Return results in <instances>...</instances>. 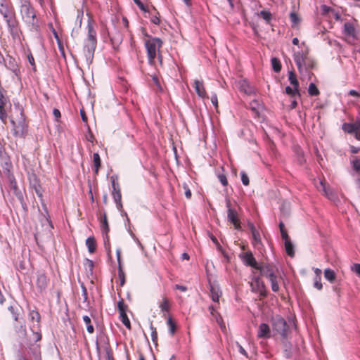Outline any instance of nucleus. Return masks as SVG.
<instances>
[{
	"instance_id": "1",
	"label": "nucleus",
	"mask_w": 360,
	"mask_h": 360,
	"mask_svg": "<svg viewBox=\"0 0 360 360\" xmlns=\"http://www.w3.org/2000/svg\"><path fill=\"white\" fill-rule=\"evenodd\" d=\"M141 33L148 64L151 66H155V60L158 58L160 65H162V55L161 53V49L163 46L162 40L159 37L150 35L145 28H141Z\"/></svg>"
},
{
	"instance_id": "2",
	"label": "nucleus",
	"mask_w": 360,
	"mask_h": 360,
	"mask_svg": "<svg viewBox=\"0 0 360 360\" xmlns=\"http://www.w3.org/2000/svg\"><path fill=\"white\" fill-rule=\"evenodd\" d=\"M295 63L300 73L309 72L316 68L317 63L315 59L309 56V49L308 47L302 49L293 54Z\"/></svg>"
},
{
	"instance_id": "3",
	"label": "nucleus",
	"mask_w": 360,
	"mask_h": 360,
	"mask_svg": "<svg viewBox=\"0 0 360 360\" xmlns=\"http://www.w3.org/2000/svg\"><path fill=\"white\" fill-rule=\"evenodd\" d=\"M20 13L22 20L26 24L31 26L32 28H36L37 27L38 20L36 11L30 0H21Z\"/></svg>"
},
{
	"instance_id": "4",
	"label": "nucleus",
	"mask_w": 360,
	"mask_h": 360,
	"mask_svg": "<svg viewBox=\"0 0 360 360\" xmlns=\"http://www.w3.org/2000/svg\"><path fill=\"white\" fill-rule=\"evenodd\" d=\"M87 28L88 33L84 40V53L87 60H91L97 45L96 32L90 22L88 23Z\"/></svg>"
},
{
	"instance_id": "5",
	"label": "nucleus",
	"mask_w": 360,
	"mask_h": 360,
	"mask_svg": "<svg viewBox=\"0 0 360 360\" xmlns=\"http://www.w3.org/2000/svg\"><path fill=\"white\" fill-rule=\"evenodd\" d=\"M29 318L33 323L30 326V330L33 336L34 342H39L41 339V333L40 329L41 316L38 311L32 310L29 314Z\"/></svg>"
},
{
	"instance_id": "6",
	"label": "nucleus",
	"mask_w": 360,
	"mask_h": 360,
	"mask_svg": "<svg viewBox=\"0 0 360 360\" xmlns=\"http://www.w3.org/2000/svg\"><path fill=\"white\" fill-rule=\"evenodd\" d=\"M27 341L28 348L26 349L25 355L31 359L41 360L40 345L37 344V342L33 341L32 335H27Z\"/></svg>"
},
{
	"instance_id": "7",
	"label": "nucleus",
	"mask_w": 360,
	"mask_h": 360,
	"mask_svg": "<svg viewBox=\"0 0 360 360\" xmlns=\"http://www.w3.org/2000/svg\"><path fill=\"white\" fill-rule=\"evenodd\" d=\"M271 322L274 330L277 331L283 339H286L289 326L285 320L282 316L276 315L271 319Z\"/></svg>"
},
{
	"instance_id": "8",
	"label": "nucleus",
	"mask_w": 360,
	"mask_h": 360,
	"mask_svg": "<svg viewBox=\"0 0 360 360\" xmlns=\"http://www.w3.org/2000/svg\"><path fill=\"white\" fill-rule=\"evenodd\" d=\"M20 117L14 118L13 116L11 117V122L13 127L14 134L15 135H22L26 128L25 118L21 110L19 111Z\"/></svg>"
},
{
	"instance_id": "9",
	"label": "nucleus",
	"mask_w": 360,
	"mask_h": 360,
	"mask_svg": "<svg viewBox=\"0 0 360 360\" xmlns=\"http://www.w3.org/2000/svg\"><path fill=\"white\" fill-rule=\"evenodd\" d=\"M111 183H112V195L114 199V201L116 204L117 208L119 210L122 209V194H121V188L119 182L117 181V178L114 176L110 177Z\"/></svg>"
},
{
	"instance_id": "10",
	"label": "nucleus",
	"mask_w": 360,
	"mask_h": 360,
	"mask_svg": "<svg viewBox=\"0 0 360 360\" xmlns=\"http://www.w3.org/2000/svg\"><path fill=\"white\" fill-rule=\"evenodd\" d=\"M226 207L228 208L227 210V218L229 221H230L234 226V228L237 230L240 229V221L238 217V214L237 211L231 207L230 200H226Z\"/></svg>"
},
{
	"instance_id": "11",
	"label": "nucleus",
	"mask_w": 360,
	"mask_h": 360,
	"mask_svg": "<svg viewBox=\"0 0 360 360\" xmlns=\"http://www.w3.org/2000/svg\"><path fill=\"white\" fill-rule=\"evenodd\" d=\"M342 129L345 133L354 135L356 140L360 141V120L352 123L345 122Z\"/></svg>"
},
{
	"instance_id": "12",
	"label": "nucleus",
	"mask_w": 360,
	"mask_h": 360,
	"mask_svg": "<svg viewBox=\"0 0 360 360\" xmlns=\"http://www.w3.org/2000/svg\"><path fill=\"white\" fill-rule=\"evenodd\" d=\"M3 18L7 24L11 34L13 36L17 34L18 32V22L15 17V11L3 16Z\"/></svg>"
},
{
	"instance_id": "13",
	"label": "nucleus",
	"mask_w": 360,
	"mask_h": 360,
	"mask_svg": "<svg viewBox=\"0 0 360 360\" xmlns=\"http://www.w3.org/2000/svg\"><path fill=\"white\" fill-rule=\"evenodd\" d=\"M239 257L245 266H250L255 269L259 268V265L257 262L251 251L241 252L239 255Z\"/></svg>"
},
{
	"instance_id": "14",
	"label": "nucleus",
	"mask_w": 360,
	"mask_h": 360,
	"mask_svg": "<svg viewBox=\"0 0 360 360\" xmlns=\"http://www.w3.org/2000/svg\"><path fill=\"white\" fill-rule=\"evenodd\" d=\"M49 281V280L44 273L39 272L37 274L36 279V287L40 293L45 292L48 286Z\"/></svg>"
},
{
	"instance_id": "15",
	"label": "nucleus",
	"mask_w": 360,
	"mask_h": 360,
	"mask_svg": "<svg viewBox=\"0 0 360 360\" xmlns=\"http://www.w3.org/2000/svg\"><path fill=\"white\" fill-rule=\"evenodd\" d=\"M257 270L260 271V274L262 276H265L268 278L276 276L275 267L269 264H264L263 266L259 265V268L257 269Z\"/></svg>"
},
{
	"instance_id": "16",
	"label": "nucleus",
	"mask_w": 360,
	"mask_h": 360,
	"mask_svg": "<svg viewBox=\"0 0 360 360\" xmlns=\"http://www.w3.org/2000/svg\"><path fill=\"white\" fill-rule=\"evenodd\" d=\"M13 11H14V8L10 0H0V14L2 16L6 15Z\"/></svg>"
},
{
	"instance_id": "17",
	"label": "nucleus",
	"mask_w": 360,
	"mask_h": 360,
	"mask_svg": "<svg viewBox=\"0 0 360 360\" xmlns=\"http://www.w3.org/2000/svg\"><path fill=\"white\" fill-rule=\"evenodd\" d=\"M8 181H9L8 186H9L10 189L11 191H13V193L19 199H22V193L19 190V188L18 187V185H17L16 180H15V177L13 175H9L8 176Z\"/></svg>"
},
{
	"instance_id": "18",
	"label": "nucleus",
	"mask_w": 360,
	"mask_h": 360,
	"mask_svg": "<svg viewBox=\"0 0 360 360\" xmlns=\"http://www.w3.org/2000/svg\"><path fill=\"white\" fill-rule=\"evenodd\" d=\"M193 86L197 94L202 98H208L207 92L204 87L203 82L200 80H195Z\"/></svg>"
},
{
	"instance_id": "19",
	"label": "nucleus",
	"mask_w": 360,
	"mask_h": 360,
	"mask_svg": "<svg viewBox=\"0 0 360 360\" xmlns=\"http://www.w3.org/2000/svg\"><path fill=\"white\" fill-rule=\"evenodd\" d=\"M257 337L259 338H269L271 337V330L268 324L261 323L259 326Z\"/></svg>"
},
{
	"instance_id": "20",
	"label": "nucleus",
	"mask_w": 360,
	"mask_h": 360,
	"mask_svg": "<svg viewBox=\"0 0 360 360\" xmlns=\"http://www.w3.org/2000/svg\"><path fill=\"white\" fill-rule=\"evenodd\" d=\"M93 170L96 174H98L101 167V160L98 153H94L92 157Z\"/></svg>"
},
{
	"instance_id": "21",
	"label": "nucleus",
	"mask_w": 360,
	"mask_h": 360,
	"mask_svg": "<svg viewBox=\"0 0 360 360\" xmlns=\"http://www.w3.org/2000/svg\"><path fill=\"white\" fill-rule=\"evenodd\" d=\"M159 307L162 312H169L171 309V302L169 299L164 295L162 301L159 304Z\"/></svg>"
},
{
	"instance_id": "22",
	"label": "nucleus",
	"mask_w": 360,
	"mask_h": 360,
	"mask_svg": "<svg viewBox=\"0 0 360 360\" xmlns=\"http://www.w3.org/2000/svg\"><path fill=\"white\" fill-rule=\"evenodd\" d=\"M344 33L345 34L352 37L354 39L356 38V30L354 25L351 22H345L344 25Z\"/></svg>"
},
{
	"instance_id": "23",
	"label": "nucleus",
	"mask_w": 360,
	"mask_h": 360,
	"mask_svg": "<svg viewBox=\"0 0 360 360\" xmlns=\"http://www.w3.org/2000/svg\"><path fill=\"white\" fill-rule=\"evenodd\" d=\"M86 245L88 248L89 253L93 254L96 250V241L94 236H91L86 238Z\"/></svg>"
},
{
	"instance_id": "24",
	"label": "nucleus",
	"mask_w": 360,
	"mask_h": 360,
	"mask_svg": "<svg viewBox=\"0 0 360 360\" xmlns=\"http://www.w3.org/2000/svg\"><path fill=\"white\" fill-rule=\"evenodd\" d=\"M110 41L113 46L114 49H118L121 42L122 41V35L120 32L115 33L112 37H110Z\"/></svg>"
},
{
	"instance_id": "25",
	"label": "nucleus",
	"mask_w": 360,
	"mask_h": 360,
	"mask_svg": "<svg viewBox=\"0 0 360 360\" xmlns=\"http://www.w3.org/2000/svg\"><path fill=\"white\" fill-rule=\"evenodd\" d=\"M8 101H0V120L3 123L6 124L7 121V113L5 107Z\"/></svg>"
},
{
	"instance_id": "26",
	"label": "nucleus",
	"mask_w": 360,
	"mask_h": 360,
	"mask_svg": "<svg viewBox=\"0 0 360 360\" xmlns=\"http://www.w3.org/2000/svg\"><path fill=\"white\" fill-rule=\"evenodd\" d=\"M285 240V249L288 256L292 257L295 255L294 248L290 239H286Z\"/></svg>"
},
{
	"instance_id": "27",
	"label": "nucleus",
	"mask_w": 360,
	"mask_h": 360,
	"mask_svg": "<svg viewBox=\"0 0 360 360\" xmlns=\"http://www.w3.org/2000/svg\"><path fill=\"white\" fill-rule=\"evenodd\" d=\"M167 324L169 328V333L171 335H174L176 330V324L172 317H169L167 321Z\"/></svg>"
},
{
	"instance_id": "28",
	"label": "nucleus",
	"mask_w": 360,
	"mask_h": 360,
	"mask_svg": "<svg viewBox=\"0 0 360 360\" xmlns=\"http://www.w3.org/2000/svg\"><path fill=\"white\" fill-rule=\"evenodd\" d=\"M252 245L255 246V247H258L259 245H261V238H260V234H259V232L256 230V231H252Z\"/></svg>"
},
{
	"instance_id": "29",
	"label": "nucleus",
	"mask_w": 360,
	"mask_h": 360,
	"mask_svg": "<svg viewBox=\"0 0 360 360\" xmlns=\"http://www.w3.org/2000/svg\"><path fill=\"white\" fill-rule=\"evenodd\" d=\"M324 277L330 283H333L336 278L334 271L330 269H326L324 271Z\"/></svg>"
},
{
	"instance_id": "30",
	"label": "nucleus",
	"mask_w": 360,
	"mask_h": 360,
	"mask_svg": "<svg viewBox=\"0 0 360 360\" xmlns=\"http://www.w3.org/2000/svg\"><path fill=\"white\" fill-rule=\"evenodd\" d=\"M288 80L292 86L299 88V82L297 79L296 74L293 71L289 72Z\"/></svg>"
},
{
	"instance_id": "31",
	"label": "nucleus",
	"mask_w": 360,
	"mask_h": 360,
	"mask_svg": "<svg viewBox=\"0 0 360 360\" xmlns=\"http://www.w3.org/2000/svg\"><path fill=\"white\" fill-rule=\"evenodd\" d=\"M285 92L291 97H295V96H300L299 88L297 87H290L286 86L285 89Z\"/></svg>"
},
{
	"instance_id": "32",
	"label": "nucleus",
	"mask_w": 360,
	"mask_h": 360,
	"mask_svg": "<svg viewBox=\"0 0 360 360\" xmlns=\"http://www.w3.org/2000/svg\"><path fill=\"white\" fill-rule=\"evenodd\" d=\"M8 310L11 312V314H12L13 319L15 321H18L20 309L17 306H10L8 307Z\"/></svg>"
},
{
	"instance_id": "33",
	"label": "nucleus",
	"mask_w": 360,
	"mask_h": 360,
	"mask_svg": "<svg viewBox=\"0 0 360 360\" xmlns=\"http://www.w3.org/2000/svg\"><path fill=\"white\" fill-rule=\"evenodd\" d=\"M83 321L86 324L88 333L92 334L94 332V328L91 324V319L88 316H84Z\"/></svg>"
},
{
	"instance_id": "34",
	"label": "nucleus",
	"mask_w": 360,
	"mask_h": 360,
	"mask_svg": "<svg viewBox=\"0 0 360 360\" xmlns=\"http://www.w3.org/2000/svg\"><path fill=\"white\" fill-rule=\"evenodd\" d=\"M308 93L311 96H316L320 94V91L316 85L314 83H310L308 88Z\"/></svg>"
},
{
	"instance_id": "35",
	"label": "nucleus",
	"mask_w": 360,
	"mask_h": 360,
	"mask_svg": "<svg viewBox=\"0 0 360 360\" xmlns=\"http://www.w3.org/2000/svg\"><path fill=\"white\" fill-rule=\"evenodd\" d=\"M101 222V227H102L103 232L105 235H107L110 231V229H109V225H108L106 214H103V217Z\"/></svg>"
},
{
	"instance_id": "36",
	"label": "nucleus",
	"mask_w": 360,
	"mask_h": 360,
	"mask_svg": "<svg viewBox=\"0 0 360 360\" xmlns=\"http://www.w3.org/2000/svg\"><path fill=\"white\" fill-rule=\"evenodd\" d=\"M118 277L120 282V285L123 286L125 283V274L124 272V270L122 269V264H120L118 266Z\"/></svg>"
},
{
	"instance_id": "37",
	"label": "nucleus",
	"mask_w": 360,
	"mask_h": 360,
	"mask_svg": "<svg viewBox=\"0 0 360 360\" xmlns=\"http://www.w3.org/2000/svg\"><path fill=\"white\" fill-rule=\"evenodd\" d=\"M120 319L122 323L127 328L131 330V323L127 315V313L120 314Z\"/></svg>"
},
{
	"instance_id": "38",
	"label": "nucleus",
	"mask_w": 360,
	"mask_h": 360,
	"mask_svg": "<svg viewBox=\"0 0 360 360\" xmlns=\"http://www.w3.org/2000/svg\"><path fill=\"white\" fill-rule=\"evenodd\" d=\"M271 65L274 69V70L276 72H278L281 70V63L280 60L277 58H271Z\"/></svg>"
},
{
	"instance_id": "39",
	"label": "nucleus",
	"mask_w": 360,
	"mask_h": 360,
	"mask_svg": "<svg viewBox=\"0 0 360 360\" xmlns=\"http://www.w3.org/2000/svg\"><path fill=\"white\" fill-rule=\"evenodd\" d=\"M210 293L212 301L218 302L220 297L218 289H216L214 287L212 286L210 288Z\"/></svg>"
},
{
	"instance_id": "40",
	"label": "nucleus",
	"mask_w": 360,
	"mask_h": 360,
	"mask_svg": "<svg viewBox=\"0 0 360 360\" xmlns=\"http://www.w3.org/2000/svg\"><path fill=\"white\" fill-rule=\"evenodd\" d=\"M277 276L269 278L271 282V290L274 292H277L279 290V285L277 281Z\"/></svg>"
},
{
	"instance_id": "41",
	"label": "nucleus",
	"mask_w": 360,
	"mask_h": 360,
	"mask_svg": "<svg viewBox=\"0 0 360 360\" xmlns=\"http://www.w3.org/2000/svg\"><path fill=\"white\" fill-rule=\"evenodd\" d=\"M259 15L267 23H269L272 18V15L269 11H262Z\"/></svg>"
},
{
	"instance_id": "42",
	"label": "nucleus",
	"mask_w": 360,
	"mask_h": 360,
	"mask_svg": "<svg viewBox=\"0 0 360 360\" xmlns=\"http://www.w3.org/2000/svg\"><path fill=\"white\" fill-rule=\"evenodd\" d=\"M30 183L31 186L33 187V188L34 189L37 195L39 197L41 198L42 197V193H41V189L40 184H33L31 178H30Z\"/></svg>"
},
{
	"instance_id": "43",
	"label": "nucleus",
	"mask_w": 360,
	"mask_h": 360,
	"mask_svg": "<svg viewBox=\"0 0 360 360\" xmlns=\"http://www.w3.org/2000/svg\"><path fill=\"white\" fill-rule=\"evenodd\" d=\"M117 309H118L120 314L126 313L127 309V306L124 304L123 299H121L117 302Z\"/></svg>"
},
{
	"instance_id": "44",
	"label": "nucleus",
	"mask_w": 360,
	"mask_h": 360,
	"mask_svg": "<svg viewBox=\"0 0 360 360\" xmlns=\"http://www.w3.org/2000/svg\"><path fill=\"white\" fill-rule=\"evenodd\" d=\"M279 229H280V231H281V237L283 240H286V239H288L290 238L285 229V226H284V224L283 222H280L279 224Z\"/></svg>"
},
{
	"instance_id": "45",
	"label": "nucleus",
	"mask_w": 360,
	"mask_h": 360,
	"mask_svg": "<svg viewBox=\"0 0 360 360\" xmlns=\"http://www.w3.org/2000/svg\"><path fill=\"white\" fill-rule=\"evenodd\" d=\"M104 246L107 251L108 257H111L110 243L109 237H108V234L105 235V237L104 238Z\"/></svg>"
},
{
	"instance_id": "46",
	"label": "nucleus",
	"mask_w": 360,
	"mask_h": 360,
	"mask_svg": "<svg viewBox=\"0 0 360 360\" xmlns=\"http://www.w3.org/2000/svg\"><path fill=\"white\" fill-rule=\"evenodd\" d=\"M290 18L293 25H297L300 20L298 15L295 12L290 13Z\"/></svg>"
},
{
	"instance_id": "47",
	"label": "nucleus",
	"mask_w": 360,
	"mask_h": 360,
	"mask_svg": "<svg viewBox=\"0 0 360 360\" xmlns=\"http://www.w3.org/2000/svg\"><path fill=\"white\" fill-rule=\"evenodd\" d=\"M84 264L86 269H89V271H92L94 269V262L89 259H85Z\"/></svg>"
},
{
	"instance_id": "48",
	"label": "nucleus",
	"mask_w": 360,
	"mask_h": 360,
	"mask_svg": "<svg viewBox=\"0 0 360 360\" xmlns=\"http://www.w3.org/2000/svg\"><path fill=\"white\" fill-rule=\"evenodd\" d=\"M241 181L243 185L248 186L250 184L249 177L245 172L240 173Z\"/></svg>"
},
{
	"instance_id": "49",
	"label": "nucleus",
	"mask_w": 360,
	"mask_h": 360,
	"mask_svg": "<svg viewBox=\"0 0 360 360\" xmlns=\"http://www.w3.org/2000/svg\"><path fill=\"white\" fill-rule=\"evenodd\" d=\"M152 80L154 84L157 86V88L160 90H162L160 82L159 80L158 76L156 74H153L151 75Z\"/></svg>"
},
{
	"instance_id": "50",
	"label": "nucleus",
	"mask_w": 360,
	"mask_h": 360,
	"mask_svg": "<svg viewBox=\"0 0 360 360\" xmlns=\"http://www.w3.org/2000/svg\"><path fill=\"white\" fill-rule=\"evenodd\" d=\"M134 4L144 12H148V8L141 2V0H133Z\"/></svg>"
},
{
	"instance_id": "51",
	"label": "nucleus",
	"mask_w": 360,
	"mask_h": 360,
	"mask_svg": "<svg viewBox=\"0 0 360 360\" xmlns=\"http://www.w3.org/2000/svg\"><path fill=\"white\" fill-rule=\"evenodd\" d=\"M217 177L223 186H226L228 185V180H227L226 176L225 174H218Z\"/></svg>"
},
{
	"instance_id": "52",
	"label": "nucleus",
	"mask_w": 360,
	"mask_h": 360,
	"mask_svg": "<svg viewBox=\"0 0 360 360\" xmlns=\"http://www.w3.org/2000/svg\"><path fill=\"white\" fill-rule=\"evenodd\" d=\"M283 345L285 347V352H287V356H289L290 351H291L292 345H291L290 342H288L285 339H284V340H283Z\"/></svg>"
},
{
	"instance_id": "53",
	"label": "nucleus",
	"mask_w": 360,
	"mask_h": 360,
	"mask_svg": "<svg viewBox=\"0 0 360 360\" xmlns=\"http://www.w3.org/2000/svg\"><path fill=\"white\" fill-rule=\"evenodd\" d=\"M183 188L184 189V194L186 198L190 199L191 198V191L186 184H183Z\"/></svg>"
},
{
	"instance_id": "54",
	"label": "nucleus",
	"mask_w": 360,
	"mask_h": 360,
	"mask_svg": "<svg viewBox=\"0 0 360 360\" xmlns=\"http://www.w3.org/2000/svg\"><path fill=\"white\" fill-rule=\"evenodd\" d=\"M150 329H151V338H152V340L153 342H156L157 339H158V333L156 331V328L155 327L153 326V325L150 326Z\"/></svg>"
},
{
	"instance_id": "55",
	"label": "nucleus",
	"mask_w": 360,
	"mask_h": 360,
	"mask_svg": "<svg viewBox=\"0 0 360 360\" xmlns=\"http://www.w3.org/2000/svg\"><path fill=\"white\" fill-rule=\"evenodd\" d=\"M150 21H151V22H153V24H155L156 25H159L160 23V18L156 14L150 15Z\"/></svg>"
},
{
	"instance_id": "56",
	"label": "nucleus",
	"mask_w": 360,
	"mask_h": 360,
	"mask_svg": "<svg viewBox=\"0 0 360 360\" xmlns=\"http://www.w3.org/2000/svg\"><path fill=\"white\" fill-rule=\"evenodd\" d=\"M211 102L214 105L216 110H217L219 105H218V98H217V94H214L212 95V96H211Z\"/></svg>"
},
{
	"instance_id": "57",
	"label": "nucleus",
	"mask_w": 360,
	"mask_h": 360,
	"mask_svg": "<svg viewBox=\"0 0 360 360\" xmlns=\"http://www.w3.org/2000/svg\"><path fill=\"white\" fill-rule=\"evenodd\" d=\"M354 169L360 174V159H357L353 162Z\"/></svg>"
},
{
	"instance_id": "58",
	"label": "nucleus",
	"mask_w": 360,
	"mask_h": 360,
	"mask_svg": "<svg viewBox=\"0 0 360 360\" xmlns=\"http://www.w3.org/2000/svg\"><path fill=\"white\" fill-rule=\"evenodd\" d=\"M314 285L318 290H321L322 289L323 285H322V283L321 282V277L320 276H318V277L316 278V280L314 281Z\"/></svg>"
},
{
	"instance_id": "59",
	"label": "nucleus",
	"mask_w": 360,
	"mask_h": 360,
	"mask_svg": "<svg viewBox=\"0 0 360 360\" xmlns=\"http://www.w3.org/2000/svg\"><path fill=\"white\" fill-rule=\"evenodd\" d=\"M80 115H81V117H82V121L84 122V123H87V121H88V118H87V116L86 115V112H85V110L84 108H82L80 109Z\"/></svg>"
},
{
	"instance_id": "60",
	"label": "nucleus",
	"mask_w": 360,
	"mask_h": 360,
	"mask_svg": "<svg viewBox=\"0 0 360 360\" xmlns=\"http://www.w3.org/2000/svg\"><path fill=\"white\" fill-rule=\"evenodd\" d=\"M4 89L2 86H0V101H8V98L4 96Z\"/></svg>"
},
{
	"instance_id": "61",
	"label": "nucleus",
	"mask_w": 360,
	"mask_h": 360,
	"mask_svg": "<svg viewBox=\"0 0 360 360\" xmlns=\"http://www.w3.org/2000/svg\"><path fill=\"white\" fill-rule=\"evenodd\" d=\"M53 114L56 120H58L60 117V112L59 110L56 108L53 109Z\"/></svg>"
},
{
	"instance_id": "62",
	"label": "nucleus",
	"mask_w": 360,
	"mask_h": 360,
	"mask_svg": "<svg viewBox=\"0 0 360 360\" xmlns=\"http://www.w3.org/2000/svg\"><path fill=\"white\" fill-rule=\"evenodd\" d=\"M174 288L176 290H179L182 292H186L187 290V288L185 285H181L179 284L175 285Z\"/></svg>"
},
{
	"instance_id": "63",
	"label": "nucleus",
	"mask_w": 360,
	"mask_h": 360,
	"mask_svg": "<svg viewBox=\"0 0 360 360\" xmlns=\"http://www.w3.org/2000/svg\"><path fill=\"white\" fill-rule=\"evenodd\" d=\"M353 270L356 272L359 276H360V264H355L353 267Z\"/></svg>"
},
{
	"instance_id": "64",
	"label": "nucleus",
	"mask_w": 360,
	"mask_h": 360,
	"mask_svg": "<svg viewBox=\"0 0 360 360\" xmlns=\"http://www.w3.org/2000/svg\"><path fill=\"white\" fill-rule=\"evenodd\" d=\"M31 178L33 184H39V180L37 176L34 174H32L30 176L29 179Z\"/></svg>"
}]
</instances>
